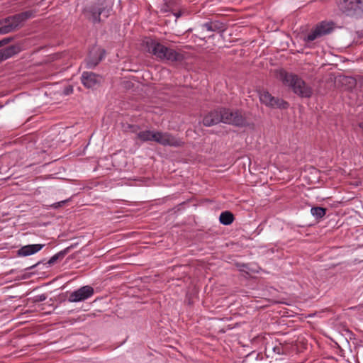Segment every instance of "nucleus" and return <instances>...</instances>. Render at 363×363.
Returning a JSON list of instances; mask_svg holds the SVG:
<instances>
[{
	"label": "nucleus",
	"mask_w": 363,
	"mask_h": 363,
	"mask_svg": "<svg viewBox=\"0 0 363 363\" xmlns=\"http://www.w3.org/2000/svg\"><path fill=\"white\" fill-rule=\"evenodd\" d=\"M10 40H11V38H4V39L0 40V42H1V45H4L7 44L9 42H10Z\"/></svg>",
	"instance_id": "b1692460"
},
{
	"label": "nucleus",
	"mask_w": 363,
	"mask_h": 363,
	"mask_svg": "<svg viewBox=\"0 0 363 363\" xmlns=\"http://www.w3.org/2000/svg\"><path fill=\"white\" fill-rule=\"evenodd\" d=\"M20 48L18 45H10L0 50V62L11 57L18 53Z\"/></svg>",
	"instance_id": "2eb2a0df"
},
{
	"label": "nucleus",
	"mask_w": 363,
	"mask_h": 363,
	"mask_svg": "<svg viewBox=\"0 0 363 363\" xmlns=\"http://www.w3.org/2000/svg\"><path fill=\"white\" fill-rule=\"evenodd\" d=\"M65 203V201H62L61 202H59V203H56V207L61 206Z\"/></svg>",
	"instance_id": "393cba45"
},
{
	"label": "nucleus",
	"mask_w": 363,
	"mask_h": 363,
	"mask_svg": "<svg viewBox=\"0 0 363 363\" xmlns=\"http://www.w3.org/2000/svg\"><path fill=\"white\" fill-rule=\"evenodd\" d=\"M339 9L347 16H359L363 11V0H342Z\"/></svg>",
	"instance_id": "39448f33"
},
{
	"label": "nucleus",
	"mask_w": 363,
	"mask_h": 363,
	"mask_svg": "<svg viewBox=\"0 0 363 363\" xmlns=\"http://www.w3.org/2000/svg\"><path fill=\"white\" fill-rule=\"evenodd\" d=\"M1 46H2V45H1V42H0V47H1Z\"/></svg>",
	"instance_id": "c85d7f7f"
},
{
	"label": "nucleus",
	"mask_w": 363,
	"mask_h": 363,
	"mask_svg": "<svg viewBox=\"0 0 363 363\" xmlns=\"http://www.w3.org/2000/svg\"><path fill=\"white\" fill-rule=\"evenodd\" d=\"M88 11L90 13V18L94 23L100 22V16L102 13H105L106 17L108 16V10L106 9L104 1L102 0H99L91 5Z\"/></svg>",
	"instance_id": "1a4fd4ad"
},
{
	"label": "nucleus",
	"mask_w": 363,
	"mask_h": 363,
	"mask_svg": "<svg viewBox=\"0 0 363 363\" xmlns=\"http://www.w3.org/2000/svg\"><path fill=\"white\" fill-rule=\"evenodd\" d=\"M101 77L91 72H84L81 77L83 85L86 88H93L101 82Z\"/></svg>",
	"instance_id": "ddd939ff"
},
{
	"label": "nucleus",
	"mask_w": 363,
	"mask_h": 363,
	"mask_svg": "<svg viewBox=\"0 0 363 363\" xmlns=\"http://www.w3.org/2000/svg\"><path fill=\"white\" fill-rule=\"evenodd\" d=\"M213 32L223 33L227 29V25L218 21H211Z\"/></svg>",
	"instance_id": "6ab92c4d"
},
{
	"label": "nucleus",
	"mask_w": 363,
	"mask_h": 363,
	"mask_svg": "<svg viewBox=\"0 0 363 363\" xmlns=\"http://www.w3.org/2000/svg\"><path fill=\"white\" fill-rule=\"evenodd\" d=\"M155 132L150 130L140 131L137 134V138L143 142L154 141Z\"/></svg>",
	"instance_id": "dca6fc26"
},
{
	"label": "nucleus",
	"mask_w": 363,
	"mask_h": 363,
	"mask_svg": "<svg viewBox=\"0 0 363 363\" xmlns=\"http://www.w3.org/2000/svg\"><path fill=\"white\" fill-rule=\"evenodd\" d=\"M33 16L31 11H27L0 21V34H6L17 30L22 26L24 21Z\"/></svg>",
	"instance_id": "7ed1b4c3"
},
{
	"label": "nucleus",
	"mask_w": 363,
	"mask_h": 363,
	"mask_svg": "<svg viewBox=\"0 0 363 363\" xmlns=\"http://www.w3.org/2000/svg\"><path fill=\"white\" fill-rule=\"evenodd\" d=\"M220 122L223 123L222 108H218L211 111L205 116L203 120V123L206 126H212Z\"/></svg>",
	"instance_id": "f8f14e48"
},
{
	"label": "nucleus",
	"mask_w": 363,
	"mask_h": 363,
	"mask_svg": "<svg viewBox=\"0 0 363 363\" xmlns=\"http://www.w3.org/2000/svg\"><path fill=\"white\" fill-rule=\"evenodd\" d=\"M203 28H206L208 31H213L212 23L207 22L202 26Z\"/></svg>",
	"instance_id": "4be33fe9"
},
{
	"label": "nucleus",
	"mask_w": 363,
	"mask_h": 363,
	"mask_svg": "<svg viewBox=\"0 0 363 363\" xmlns=\"http://www.w3.org/2000/svg\"><path fill=\"white\" fill-rule=\"evenodd\" d=\"M272 349L275 353L278 354H283V348L280 346H274Z\"/></svg>",
	"instance_id": "412c9836"
},
{
	"label": "nucleus",
	"mask_w": 363,
	"mask_h": 363,
	"mask_svg": "<svg viewBox=\"0 0 363 363\" xmlns=\"http://www.w3.org/2000/svg\"><path fill=\"white\" fill-rule=\"evenodd\" d=\"M105 55V50L99 47H94L89 52V57L86 60V67L94 68L103 59Z\"/></svg>",
	"instance_id": "9b49d317"
},
{
	"label": "nucleus",
	"mask_w": 363,
	"mask_h": 363,
	"mask_svg": "<svg viewBox=\"0 0 363 363\" xmlns=\"http://www.w3.org/2000/svg\"><path fill=\"white\" fill-rule=\"evenodd\" d=\"M311 213L317 219L322 218L326 213V209L323 207H313L311 209Z\"/></svg>",
	"instance_id": "a211bd4d"
},
{
	"label": "nucleus",
	"mask_w": 363,
	"mask_h": 363,
	"mask_svg": "<svg viewBox=\"0 0 363 363\" xmlns=\"http://www.w3.org/2000/svg\"><path fill=\"white\" fill-rule=\"evenodd\" d=\"M259 97L261 103L264 104L267 106L274 108H279L283 109L287 108L289 107V104L286 101L272 96V94L267 91H259Z\"/></svg>",
	"instance_id": "0eeeda50"
},
{
	"label": "nucleus",
	"mask_w": 363,
	"mask_h": 363,
	"mask_svg": "<svg viewBox=\"0 0 363 363\" xmlns=\"http://www.w3.org/2000/svg\"><path fill=\"white\" fill-rule=\"evenodd\" d=\"M154 142L163 145L171 147H180L184 142L168 132L156 131Z\"/></svg>",
	"instance_id": "423d86ee"
},
{
	"label": "nucleus",
	"mask_w": 363,
	"mask_h": 363,
	"mask_svg": "<svg viewBox=\"0 0 363 363\" xmlns=\"http://www.w3.org/2000/svg\"><path fill=\"white\" fill-rule=\"evenodd\" d=\"M147 48L149 52L156 57L171 62L182 61L183 55L172 49H169L163 45L150 40L147 41Z\"/></svg>",
	"instance_id": "f03ea898"
},
{
	"label": "nucleus",
	"mask_w": 363,
	"mask_h": 363,
	"mask_svg": "<svg viewBox=\"0 0 363 363\" xmlns=\"http://www.w3.org/2000/svg\"><path fill=\"white\" fill-rule=\"evenodd\" d=\"M219 220L222 224L228 225L233 222L234 216L230 211H224L220 213Z\"/></svg>",
	"instance_id": "f3484780"
},
{
	"label": "nucleus",
	"mask_w": 363,
	"mask_h": 363,
	"mask_svg": "<svg viewBox=\"0 0 363 363\" xmlns=\"http://www.w3.org/2000/svg\"><path fill=\"white\" fill-rule=\"evenodd\" d=\"M333 30V23L321 22L313 29L304 38L305 41L311 42L323 35L328 34Z\"/></svg>",
	"instance_id": "6e6552de"
},
{
	"label": "nucleus",
	"mask_w": 363,
	"mask_h": 363,
	"mask_svg": "<svg viewBox=\"0 0 363 363\" xmlns=\"http://www.w3.org/2000/svg\"><path fill=\"white\" fill-rule=\"evenodd\" d=\"M94 294V289L89 286H84L77 291H73L69 296L70 302L82 301L91 297Z\"/></svg>",
	"instance_id": "9d476101"
},
{
	"label": "nucleus",
	"mask_w": 363,
	"mask_h": 363,
	"mask_svg": "<svg viewBox=\"0 0 363 363\" xmlns=\"http://www.w3.org/2000/svg\"><path fill=\"white\" fill-rule=\"evenodd\" d=\"M67 250H65L59 252L58 253L53 255L48 262L49 265L54 264L57 260L62 259L65 255L67 254Z\"/></svg>",
	"instance_id": "aec40b11"
},
{
	"label": "nucleus",
	"mask_w": 363,
	"mask_h": 363,
	"mask_svg": "<svg viewBox=\"0 0 363 363\" xmlns=\"http://www.w3.org/2000/svg\"><path fill=\"white\" fill-rule=\"evenodd\" d=\"M73 91V89L72 86H69V87H67L65 89V94L68 95L69 94H71Z\"/></svg>",
	"instance_id": "5701e85b"
},
{
	"label": "nucleus",
	"mask_w": 363,
	"mask_h": 363,
	"mask_svg": "<svg viewBox=\"0 0 363 363\" xmlns=\"http://www.w3.org/2000/svg\"><path fill=\"white\" fill-rule=\"evenodd\" d=\"M43 247L44 245L41 244L28 245L20 248L18 251V255L20 256H29L39 252Z\"/></svg>",
	"instance_id": "4468645a"
},
{
	"label": "nucleus",
	"mask_w": 363,
	"mask_h": 363,
	"mask_svg": "<svg viewBox=\"0 0 363 363\" xmlns=\"http://www.w3.org/2000/svg\"><path fill=\"white\" fill-rule=\"evenodd\" d=\"M223 123L235 126H245L247 122L242 113L238 110L222 108Z\"/></svg>",
	"instance_id": "20e7f679"
},
{
	"label": "nucleus",
	"mask_w": 363,
	"mask_h": 363,
	"mask_svg": "<svg viewBox=\"0 0 363 363\" xmlns=\"http://www.w3.org/2000/svg\"><path fill=\"white\" fill-rule=\"evenodd\" d=\"M360 127L363 129V123L360 124Z\"/></svg>",
	"instance_id": "bb28decb"
},
{
	"label": "nucleus",
	"mask_w": 363,
	"mask_h": 363,
	"mask_svg": "<svg viewBox=\"0 0 363 363\" xmlns=\"http://www.w3.org/2000/svg\"><path fill=\"white\" fill-rule=\"evenodd\" d=\"M278 77L284 85L291 87L292 91L299 96L310 98L312 96V88L298 76L280 70Z\"/></svg>",
	"instance_id": "f257e3e1"
},
{
	"label": "nucleus",
	"mask_w": 363,
	"mask_h": 363,
	"mask_svg": "<svg viewBox=\"0 0 363 363\" xmlns=\"http://www.w3.org/2000/svg\"><path fill=\"white\" fill-rule=\"evenodd\" d=\"M177 18L180 16V14H176Z\"/></svg>",
	"instance_id": "cd10ccee"
},
{
	"label": "nucleus",
	"mask_w": 363,
	"mask_h": 363,
	"mask_svg": "<svg viewBox=\"0 0 363 363\" xmlns=\"http://www.w3.org/2000/svg\"><path fill=\"white\" fill-rule=\"evenodd\" d=\"M40 301H44V300H45V296H40Z\"/></svg>",
	"instance_id": "a878e982"
}]
</instances>
